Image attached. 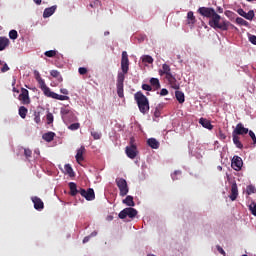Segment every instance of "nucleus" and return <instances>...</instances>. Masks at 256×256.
<instances>
[{
    "label": "nucleus",
    "mask_w": 256,
    "mask_h": 256,
    "mask_svg": "<svg viewBox=\"0 0 256 256\" xmlns=\"http://www.w3.org/2000/svg\"><path fill=\"white\" fill-rule=\"evenodd\" d=\"M198 13L201 14L202 17L210 19L208 25H210L212 29H221V31H227L229 29V25H231V23L227 20L221 22V16L217 14V12L211 7H200L198 9Z\"/></svg>",
    "instance_id": "nucleus-1"
},
{
    "label": "nucleus",
    "mask_w": 256,
    "mask_h": 256,
    "mask_svg": "<svg viewBox=\"0 0 256 256\" xmlns=\"http://www.w3.org/2000/svg\"><path fill=\"white\" fill-rule=\"evenodd\" d=\"M158 73L160 77L165 76L172 89H179V82H177V78H175L173 73H171V66H169L167 63H164Z\"/></svg>",
    "instance_id": "nucleus-2"
},
{
    "label": "nucleus",
    "mask_w": 256,
    "mask_h": 256,
    "mask_svg": "<svg viewBox=\"0 0 256 256\" xmlns=\"http://www.w3.org/2000/svg\"><path fill=\"white\" fill-rule=\"evenodd\" d=\"M134 100L137 103L140 113H142L143 115H147L150 109L149 99L147 98V96H145L143 92L138 91L134 94Z\"/></svg>",
    "instance_id": "nucleus-3"
},
{
    "label": "nucleus",
    "mask_w": 256,
    "mask_h": 256,
    "mask_svg": "<svg viewBox=\"0 0 256 256\" xmlns=\"http://www.w3.org/2000/svg\"><path fill=\"white\" fill-rule=\"evenodd\" d=\"M121 69L122 72H119L117 76V83H124L125 75L129 73V55H127V51L122 52Z\"/></svg>",
    "instance_id": "nucleus-4"
},
{
    "label": "nucleus",
    "mask_w": 256,
    "mask_h": 256,
    "mask_svg": "<svg viewBox=\"0 0 256 256\" xmlns=\"http://www.w3.org/2000/svg\"><path fill=\"white\" fill-rule=\"evenodd\" d=\"M116 185L120 191V197H125L129 193V185H127V180L124 178H116Z\"/></svg>",
    "instance_id": "nucleus-5"
},
{
    "label": "nucleus",
    "mask_w": 256,
    "mask_h": 256,
    "mask_svg": "<svg viewBox=\"0 0 256 256\" xmlns=\"http://www.w3.org/2000/svg\"><path fill=\"white\" fill-rule=\"evenodd\" d=\"M118 217L120 219H126L127 217L134 219V217H137V211L132 207L125 208L119 213Z\"/></svg>",
    "instance_id": "nucleus-6"
},
{
    "label": "nucleus",
    "mask_w": 256,
    "mask_h": 256,
    "mask_svg": "<svg viewBox=\"0 0 256 256\" xmlns=\"http://www.w3.org/2000/svg\"><path fill=\"white\" fill-rule=\"evenodd\" d=\"M43 93L46 97H50L51 99H57L58 101H68L69 99V96L59 95L55 92H52L50 87H48Z\"/></svg>",
    "instance_id": "nucleus-7"
},
{
    "label": "nucleus",
    "mask_w": 256,
    "mask_h": 256,
    "mask_svg": "<svg viewBox=\"0 0 256 256\" xmlns=\"http://www.w3.org/2000/svg\"><path fill=\"white\" fill-rule=\"evenodd\" d=\"M125 153L129 159H135L137 157V146L133 143V139L130 140V146H127L125 149Z\"/></svg>",
    "instance_id": "nucleus-8"
},
{
    "label": "nucleus",
    "mask_w": 256,
    "mask_h": 256,
    "mask_svg": "<svg viewBox=\"0 0 256 256\" xmlns=\"http://www.w3.org/2000/svg\"><path fill=\"white\" fill-rule=\"evenodd\" d=\"M79 193L86 201H93V199H95V191L92 188H89L88 190L80 188Z\"/></svg>",
    "instance_id": "nucleus-9"
},
{
    "label": "nucleus",
    "mask_w": 256,
    "mask_h": 256,
    "mask_svg": "<svg viewBox=\"0 0 256 256\" xmlns=\"http://www.w3.org/2000/svg\"><path fill=\"white\" fill-rule=\"evenodd\" d=\"M19 101L22 105H29L31 103V98H29V90L21 88V93L18 96Z\"/></svg>",
    "instance_id": "nucleus-10"
},
{
    "label": "nucleus",
    "mask_w": 256,
    "mask_h": 256,
    "mask_svg": "<svg viewBox=\"0 0 256 256\" xmlns=\"http://www.w3.org/2000/svg\"><path fill=\"white\" fill-rule=\"evenodd\" d=\"M247 133H249V128H245L243 123H238L236 128L233 130L232 135L239 137V135H247Z\"/></svg>",
    "instance_id": "nucleus-11"
},
{
    "label": "nucleus",
    "mask_w": 256,
    "mask_h": 256,
    "mask_svg": "<svg viewBox=\"0 0 256 256\" xmlns=\"http://www.w3.org/2000/svg\"><path fill=\"white\" fill-rule=\"evenodd\" d=\"M231 167L234 169V171H241L243 168V159H241L239 156H234L232 159Z\"/></svg>",
    "instance_id": "nucleus-12"
},
{
    "label": "nucleus",
    "mask_w": 256,
    "mask_h": 256,
    "mask_svg": "<svg viewBox=\"0 0 256 256\" xmlns=\"http://www.w3.org/2000/svg\"><path fill=\"white\" fill-rule=\"evenodd\" d=\"M34 77L36 79V81L38 82V85L41 89V91H43V93L49 88L47 86V84H45V80H43V78H41V74L39 73V71H34Z\"/></svg>",
    "instance_id": "nucleus-13"
},
{
    "label": "nucleus",
    "mask_w": 256,
    "mask_h": 256,
    "mask_svg": "<svg viewBox=\"0 0 256 256\" xmlns=\"http://www.w3.org/2000/svg\"><path fill=\"white\" fill-rule=\"evenodd\" d=\"M31 199L34 204V209H36L37 211H42V209L45 208V204L43 203V200H41V198L33 196Z\"/></svg>",
    "instance_id": "nucleus-14"
},
{
    "label": "nucleus",
    "mask_w": 256,
    "mask_h": 256,
    "mask_svg": "<svg viewBox=\"0 0 256 256\" xmlns=\"http://www.w3.org/2000/svg\"><path fill=\"white\" fill-rule=\"evenodd\" d=\"M85 151V146H81L79 149H77L75 159L79 165L85 161V157H83V155H85Z\"/></svg>",
    "instance_id": "nucleus-15"
},
{
    "label": "nucleus",
    "mask_w": 256,
    "mask_h": 256,
    "mask_svg": "<svg viewBox=\"0 0 256 256\" xmlns=\"http://www.w3.org/2000/svg\"><path fill=\"white\" fill-rule=\"evenodd\" d=\"M186 22L189 27H194V25L197 23V18L195 17V14L193 11H189L186 16Z\"/></svg>",
    "instance_id": "nucleus-16"
},
{
    "label": "nucleus",
    "mask_w": 256,
    "mask_h": 256,
    "mask_svg": "<svg viewBox=\"0 0 256 256\" xmlns=\"http://www.w3.org/2000/svg\"><path fill=\"white\" fill-rule=\"evenodd\" d=\"M9 45H11V41L9 40V38L5 36H0V51H5V49H7Z\"/></svg>",
    "instance_id": "nucleus-17"
},
{
    "label": "nucleus",
    "mask_w": 256,
    "mask_h": 256,
    "mask_svg": "<svg viewBox=\"0 0 256 256\" xmlns=\"http://www.w3.org/2000/svg\"><path fill=\"white\" fill-rule=\"evenodd\" d=\"M238 196H239V189L237 188V183H233L231 185V193L229 197L231 201H235Z\"/></svg>",
    "instance_id": "nucleus-18"
},
{
    "label": "nucleus",
    "mask_w": 256,
    "mask_h": 256,
    "mask_svg": "<svg viewBox=\"0 0 256 256\" xmlns=\"http://www.w3.org/2000/svg\"><path fill=\"white\" fill-rule=\"evenodd\" d=\"M55 11H57V5L46 8L43 12L44 19L51 17V15L55 13Z\"/></svg>",
    "instance_id": "nucleus-19"
},
{
    "label": "nucleus",
    "mask_w": 256,
    "mask_h": 256,
    "mask_svg": "<svg viewBox=\"0 0 256 256\" xmlns=\"http://www.w3.org/2000/svg\"><path fill=\"white\" fill-rule=\"evenodd\" d=\"M199 123H200V125H202V127H204V129H208L209 131L213 130L211 121L207 120L206 118H200Z\"/></svg>",
    "instance_id": "nucleus-20"
},
{
    "label": "nucleus",
    "mask_w": 256,
    "mask_h": 256,
    "mask_svg": "<svg viewBox=\"0 0 256 256\" xmlns=\"http://www.w3.org/2000/svg\"><path fill=\"white\" fill-rule=\"evenodd\" d=\"M71 110L67 107L61 108L60 113L64 123H67V115H71Z\"/></svg>",
    "instance_id": "nucleus-21"
},
{
    "label": "nucleus",
    "mask_w": 256,
    "mask_h": 256,
    "mask_svg": "<svg viewBox=\"0 0 256 256\" xmlns=\"http://www.w3.org/2000/svg\"><path fill=\"white\" fill-rule=\"evenodd\" d=\"M42 138L44 141H47V143H51L55 139V132H47L43 134Z\"/></svg>",
    "instance_id": "nucleus-22"
},
{
    "label": "nucleus",
    "mask_w": 256,
    "mask_h": 256,
    "mask_svg": "<svg viewBox=\"0 0 256 256\" xmlns=\"http://www.w3.org/2000/svg\"><path fill=\"white\" fill-rule=\"evenodd\" d=\"M124 205H127V207H135V201H133V196L128 195L123 201Z\"/></svg>",
    "instance_id": "nucleus-23"
},
{
    "label": "nucleus",
    "mask_w": 256,
    "mask_h": 256,
    "mask_svg": "<svg viewBox=\"0 0 256 256\" xmlns=\"http://www.w3.org/2000/svg\"><path fill=\"white\" fill-rule=\"evenodd\" d=\"M147 144L149 147H151V149H157L159 147V141H157L155 138H149L147 140Z\"/></svg>",
    "instance_id": "nucleus-24"
},
{
    "label": "nucleus",
    "mask_w": 256,
    "mask_h": 256,
    "mask_svg": "<svg viewBox=\"0 0 256 256\" xmlns=\"http://www.w3.org/2000/svg\"><path fill=\"white\" fill-rule=\"evenodd\" d=\"M175 97H176L178 103H180V104L185 103V93H183L182 91L177 90L175 92Z\"/></svg>",
    "instance_id": "nucleus-25"
},
{
    "label": "nucleus",
    "mask_w": 256,
    "mask_h": 256,
    "mask_svg": "<svg viewBox=\"0 0 256 256\" xmlns=\"http://www.w3.org/2000/svg\"><path fill=\"white\" fill-rule=\"evenodd\" d=\"M69 188H70V194L72 195V197H75V195L79 193V190H77V184L75 182H70Z\"/></svg>",
    "instance_id": "nucleus-26"
},
{
    "label": "nucleus",
    "mask_w": 256,
    "mask_h": 256,
    "mask_svg": "<svg viewBox=\"0 0 256 256\" xmlns=\"http://www.w3.org/2000/svg\"><path fill=\"white\" fill-rule=\"evenodd\" d=\"M50 75H51L52 77H54L55 79H57V81H58L59 83H62V82H63V77L61 76V73H60L59 71H57V70H52V71L50 72Z\"/></svg>",
    "instance_id": "nucleus-27"
},
{
    "label": "nucleus",
    "mask_w": 256,
    "mask_h": 256,
    "mask_svg": "<svg viewBox=\"0 0 256 256\" xmlns=\"http://www.w3.org/2000/svg\"><path fill=\"white\" fill-rule=\"evenodd\" d=\"M64 171L66 175H69V177H75V172L73 171V167H71L70 164H66L64 166Z\"/></svg>",
    "instance_id": "nucleus-28"
},
{
    "label": "nucleus",
    "mask_w": 256,
    "mask_h": 256,
    "mask_svg": "<svg viewBox=\"0 0 256 256\" xmlns=\"http://www.w3.org/2000/svg\"><path fill=\"white\" fill-rule=\"evenodd\" d=\"M233 143L237 147V149H243V143L239 140V136L232 135Z\"/></svg>",
    "instance_id": "nucleus-29"
},
{
    "label": "nucleus",
    "mask_w": 256,
    "mask_h": 256,
    "mask_svg": "<svg viewBox=\"0 0 256 256\" xmlns=\"http://www.w3.org/2000/svg\"><path fill=\"white\" fill-rule=\"evenodd\" d=\"M237 25H241L242 27H249V22H247L245 19L241 17L236 18Z\"/></svg>",
    "instance_id": "nucleus-30"
},
{
    "label": "nucleus",
    "mask_w": 256,
    "mask_h": 256,
    "mask_svg": "<svg viewBox=\"0 0 256 256\" xmlns=\"http://www.w3.org/2000/svg\"><path fill=\"white\" fill-rule=\"evenodd\" d=\"M150 84L152 85V87H154L155 89H161V83H159V80L157 78H151L150 79Z\"/></svg>",
    "instance_id": "nucleus-31"
},
{
    "label": "nucleus",
    "mask_w": 256,
    "mask_h": 256,
    "mask_svg": "<svg viewBox=\"0 0 256 256\" xmlns=\"http://www.w3.org/2000/svg\"><path fill=\"white\" fill-rule=\"evenodd\" d=\"M27 113H28V110L25 106H21L19 108V115L22 119H25V117H27Z\"/></svg>",
    "instance_id": "nucleus-32"
},
{
    "label": "nucleus",
    "mask_w": 256,
    "mask_h": 256,
    "mask_svg": "<svg viewBox=\"0 0 256 256\" xmlns=\"http://www.w3.org/2000/svg\"><path fill=\"white\" fill-rule=\"evenodd\" d=\"M141 59H142V63H148L149 65L153 63V57L149 55H143Z\"/></svg>",
    "instance_id": "nucleus-33"
},
{
    "label": "nucleus",
    "mask_w": 256,
    "mask_h": 256,
    "mask_svg": "<svg viewBox=\"0 0 256 256\" xmlns=\"http://www.w3.org/2000/svg\"><path fill=\"white\" fill-rule=\"evenodd\" d=\"M254 18H255V11H253V10H250L244 16V19H247L248 21H253Z\"/></svg>",
    "instance_id": "nucleus-34"
},
{
    "label": "nucleus",
    "mask_w": 256,
    "mask_h": 256,
    "mask_svg": "<svg viewBox=\"0 0 256 256\" xmlns=\"http://www.w3.org/2000/svg\"><path fill=\"white\" fill-rule=\"evenodd\" d=\"M34 121H35V123H37V125H39V123H41V112H39V111L34 112Z\"/></svg>",
    "instance_id": "nucleus-35"
},
{
    "label": "nucleus",
    "mask_w": 256,
    "mask_h": 256,
    "mask_svg": "<svg viewBox=\"0 0 256 256\" xmlns=\"http://www.w3.org/2000/svg\"><path fill=\"white\" fill-rule=\"evenodd\" d=\"M247 195H253V193H256V188L253 185H249L246 188Z\"/></svg>",
    "instance_id": "nucleus-36"
},
{
    "label": "nucleus",
    "mask_w": 256,
    "mask_h": 256,
    "mask_svg": "<svg viewBox=\"0 0 256 256\" xmlns=\"http://www.w3.org/2000/svg\"><path fill=\"white\" fill-rule=\"evenodd\" d=\"M19 37V34L17 33V30H10L9 32V38L15 41Z\"/></svg>",
    "instance_id": "nucleus-37"
},
{
    "label": "nucleus",
    "mask_w": 256,
    "mask_h": 256,
    "mask_svg": "<svg viewBox=\"0 0 256 256\" xmlns=\"http://www.w3.org/2000/svg\"><path fill=\"white\" fill-rule=\"evenodd\" d=\"M173 181H177L179 177H181V170H176L174 173L171 175Z\"/></svg>",
    "instance_id": "nucleus-38"
},
{
    "label": "nucleus",
    "mask_w": 256,
    "mask_h": 256,
    "mask_svg": "<svg viewBox=\"0 0 256 256\" xmlns=\"http://www.w3.org/2000/svg\"><path fill=\"white\" fill-rule=\"evenodd\" d=\"M46 57H55L57 55V50H49L44 53Z\"/></svg>",
    "instance_id": "nucleus-39"
},
{
    "label": "nucleus",
    "mask_w": 256,
    "mask_h": 256,
    "mask_svg": "<svg viewBox=\"0 0 256 256\" xmlns=\"http://www.w3.org/2000/svg\"><path fill=\"white\" fill-rule=\"evenodd\" d=\"M79 127H81V124L79 123H73L71 124L68 129H70V131H77V129H79Z\"/></svg>",
    "instance_id": "nucleus-40"
},
{
    "label": "nucleus",
    "mask_w": 256,
    "mask_h": 256,
    "mask_svg": "<svg viewBox=\"0 0 256 256\" xmlns=\"http://www.w3.org/2000/svg\"><path fill=\"white\" fill-rule=\"evenodd\" d=\"M46 120L48 125H51V123H53V114L51 112H48V114L46 115Z\"/></svg>",
    "instance_id": "nucleus-41"
},
{
    "label": "nucleus",
    "mask_w": 256,
    "mask_h": 256,
    "mask_svg": "<svg viewBox=\"0 0 256 256\" xmlns=\"http://www.w3.org/2000/svg\"><path fill=\"white\" fill-rule=\"evenodd\" d=\"M249 209L252 213V215H254V217H256V203H253L249 206Z\"/></svg>",
    "instance_id": "nucleus-42"
},
{
    "label": "nucleus",
    "mask_w": 256,
    "mask_h": 256,
    "mask_svg": "<svg viewBox=\"0 0 256 256\" xmlns=\"http://www.w3.org/2000/svg\"><path fill=\"white\" fill-rule=\"evenodd\" d=\"M24 155L26 159H29L31 158V155H33V152L31 151V149H24Z\"/></svg>",
    "instance_id": "nucleus-43"
},
{
    "label": "nucleus",
    "mask_w": 256,
    "mask_h": 256,
    "mask_svg": "<svg viewBox=\"0 0 256 256\" xmlns=\"http://www.w3.org/2000/svg\"><path fill=\"white\" fill-rule=\"evenodd\" d=\"M78 73H79L80 75H87V68H85V67H80V68L78 69Z\"/></svg>",
    "instance_id": "nucleus-44"
},
{
    "label": "nucleus",
    "mask_w": 256,
    "mask_h": 256,
    "mask_svg": "<svg viewBox=\"0 0 256 256\" xmlns=\"http://www.w3.org/2000/svg\"><path fill=\"white\" fill-rule=\"evenodd\" d=\"M248 133H249V135H250V137H251V139H252L254 145H256V136H255V133H254L253 131H251V130H250V131L248 130Z\"/></svg>",
    "instance_id": "nucleus-45"
},
{
    "label": "nucleus",
    "mask_w": 256,
    "mask_h": 256,
    "mask_svg": "<svg viewBox=\"0 0 256 256\" xmlns=\"http://www.w3.org/2000/svg\"><path fill=\"white\" fill-rule=\"evenodd\" d=\"M91 135L93 137V139H101V133L99 132H91Z\"/></svg>",
    "instance_id": "nucleus-46"
},
{
    "label": "nucleus",
    "mask_w": 256,
    "mask_h": 256,
    "mask_svg": "<svg viewBox=\"0 0 256 256\" xmlns=\"http://www.w3.org/2000/svg\"><path fill=\"white\" fill-rule=\"evenodd\" d=\"M142 89L144 90V91H152V87H151V85H149V84H143L142 85Z\"/></svg>",
    "instance_id": "nucleus-47"
},
{
    "label": "nucleus",
    "mask_w": 256,
    "mask_h": 256,
    "mask_svg": "<svg viewBox=\"0 0 256 256\" xmlns=\"http://www.w3.org/2000/svg\"><path fill=\"white\" fill-rule=\"evenodd\" d=\"M7 71H9V66L7 63H4L3 67L1 68V73H7Z\"/></svg>",
    "instance_id": "nucleus-48"
},
{
    "label": "nucleus",
    "mask_w": 256,
    "mask_h": 256,
    "mask_svg": "<svg viewBox=\"0 0 256 256\" xmlns=\"http://www.w3.org/2000/svg\"><path fill=\"white\" fill-rule=\"evenodd\" d=\"M249 41L252 43V45H256V36L255 35H250L249 36Z\"/></svg>",
    "instance_id": "nucleus-49"
},
{
    "label": "nucleus",
    "mask_w": 256,
    "mask_h": 256,
    "mask_svg": "<svg viewBox=\"0 0 256 256\" xmlns=\"http://www.w3.org/2000/svg\"><path fill=\"white\" fill-rule=\"evenodd\" d=\"M238 15H240L241 17L245 18V15L247 14V12H245V10H243L242 8L237 10Z\"/></svg>",
    "instance_id": "nucleus-50"
},
{
    "label": "nucleus",
    "mask_w": 256,
    "mask_h": 256,
    "mask_svg": "<svg viewBox=\"0 0 256 256\" xmlns=\"http://www.w3.org/2000/svg\"><path fill=\"white\" fill-rule=\"evenodd\" d=\"M160 95H161L162 97H165V95H169V90L163 88V89L160 91Z\"/></svg>",
    "instance_id": "nucleus-51"
},
{
    "label": "nucleus",
    "mask_w": 256,
    "mask_h": 256,
    "mask_svg": "<svg viewBox=\"0 0 256 256\" xmlns=\"http://www.w3.org/2000/svg\"><path fill=\"white\" fill-rule=\"evenodd\" d=\"M225 15H226V17L231 18L232 16L235 15V13H233V11H231V10H226Z\"/></svg>",
    "instance_id": "nucleus-52"
},
{
    "label": "nucleus",
    "mask_w": 256,
    "mask_h": 256,
    "mask_svg": "<svg viewBox=\"0 0 256 256\" xmlns=\"http://www.w3.org/2000/svg\"><path fill=\"white\" fill-rule=\"evenodd\" d=\"M73 117H75V114H73V112H71V114H67V123L73 121Z\"/></svg>",
    "instance_id": "nucleus-53"
},
{
    "label": "nucleus",
    "mask_w": 256,
    "mask_h": 256,
    "mask_svg": "<svg viewBox=\"0 0 256 256\" xmlns=\"http://www.w3.org/2000/svg\"><path fill=\"white\" fill-rule=\"evenodd\" d=\"M60 93H62V95H64V96H67V95H69V90H67L66 88H61Z\"/></svg>",
    "instance_id": "nucleus-54"
},
{
    "label": "nucleus",
    "mask_w": 256,
    "mask_h": 256,
    "mask_svg": "<svg viewBox=\"0 0 256 256\" xmlns=\"http://www.w3.org/2000/svg\"><path fill=\"white\" fill-rule=\"evenodd\" d=\"M117 95L120 98H123V89H117Z\"/></svg>",
    "instance_id": "nucleus-55"
},
{
    "label": "nucleus",
    "mask_w": 256,
    "mask_h": 256,
    "mask_svg": "<svg viewBox=\"0 0 256 256\" xmlns=\"http://www.w3.org/2000/svg\"><path fill=\"white\" fill-rule=\"evenodd\" d=\"M217 251H219L221 253V255H225V250H223V248H221V246H217Z\"/></svg>",
    "instance_id": "nucleus-56"
},
{
    "label": "nucleus",
    "mask_w": 256,
    "mask_h": 256,
    "mask_svg": "<svg viewBox=\"0 0 256 256\" xmlns=\"http://www.w3.org/2000/svg\"><path fill=\"white\" fill-rule=\"evenodd\" d=\"M90 239H91V236L84 237L83 243H89Z\"/></svg>",
    "instance_id": "nucleus-57"
},
{
    "label": "nucleus",
    "mask_w": 256,
    "mask_h": 256,
    "mask_svg": "<svg viewBox=\"0 0 256 256\" xmlns=\"http://www.w3.org/2000/svg\"><path fill=\"white\" fill-rule=\"evenodd\" d=\"M117 89H123V82H117Z\"/></svg>",
    "instance_id": "nucleus-58"
},
{
    "label": "nucleus",
    "mask_w": 256,
    "mask_h": 256,
    "mask_svg": "<svg viewBox=\"0 0 256 256\" xmlns=\"http://www.w3.org/2000/svg\"><path fill=\"white\" fill-rule=\"evenodd\" d=\"M97 231H93L90 235H89V237H90V239H91V237H97Z\"/></svg>",
    "instance_id": "nucleus-59"
},
{
    "label": "nucleus",
    "mask_w": 256,
    "mask_h": 256,
    "mask_svg": "<svg viewBox=\"0 0 256 256\" xmlns=\"http://www.w3.org/2000/svg\"><path fill=\"white\" fill-rule=\"evenodd\" d=\"M220 139H227V136L223 133H220Z\"/></svg>",
    "instance_id": "nucleus-60"
},
{
    "label": "nucleus",
    "mask_w": 256,
    "mask_h": 256,
    "mask_svg": "<svg viewBox=\"0 0 256 256\" xmlns=\"http://www.w3.org/2000/svg\"><path fill=\"white\" fill-rule=\"evenodd\" d=\"M12 91H13V93H19V89L15 88V86H13Z\"/></svg>",
    "instance_id": "nucleus-61"
},
{
    "label": "nucleus",
    "mask_w": 256,
    "mask_h": 256,
    "mask_svg": "<svg viewBox=\"0 0 256 256\" xmlns=\"http://www.w3.org/2000/svg\"><path fill=\"white\" fill-rule=\"evenodd\" d=\"M16 83H17V79L14 78L12 81V87H15Z\"/></svg>",
    "instance_id": "nucleus-62"
},
{
    "label": "nucleus",
    "mask_w": 256,
    "mask_h": 256,
    "mask_svg": "<svg viewBox=\"0 0 256 256\" xmlns=\"http://www.w3.org/2000/svg\"><path fill=\"white\" fill-rule=\"evenodd\" d=\"M36 5H41V0H33Z\"/></svg>",
    "instance_id": "nucleus-63"
},
{
    "label": "nucleus",
    "mask_w": 256,
    "mask_h": 256,
    "mask_svg": "<svg viewBox=\"0 0 256 256\" xmlns=\"http://www.w3.org/2000/svg\"><path fill=\"white\" fill-rule=\"evenodd\" d=\"M217 11H218V13H223V8L218 7V8H217Z\"/></svg>",
    "instance_id": "nucleus-64"
}]
</instances>
